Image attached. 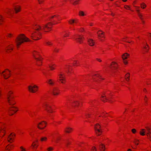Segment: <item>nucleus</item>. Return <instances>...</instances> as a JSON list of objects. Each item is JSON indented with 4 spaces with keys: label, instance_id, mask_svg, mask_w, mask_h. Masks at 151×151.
I'll list each match as a JSON object with an SVG mask.
<instances>
[{
    "label": "nucleus",
    "instance_id": "obj_1",
    "mask_svg": "<svg viewBox=\"0 0 151 151\" xmlns=\"http://www.w3.org/2000/svg\"><path fill=\"white\" fill-rule=\"evenodd\" d=\"M53 24L51 22H49L45 24H43L42 26L39 25L35 24L33 29L37 32L32 33L31 35V38L34 40L39 39V38L37 36L41 34L39 31L47 29L48 31H50L51 30Z\"/></svg>",
    "mask_w": 151,
    "mask_h": 151
},
{
    "label": "nucleus",
    "instance_id": "obj_2",
    "mask_svg": "<svg viewBox=\"0 0 151 151\" xmlns=\"http://www.w3.org/2000/svg\"><path fill=\"white\" fill-rule=\"evenodd\" d=\"M12 92L11 91L9 92L7 95V101L9 104L11 106L9 108L8 112L9 114L12 115L13 114V113H11V111H13L14 113H16L17 110L16 107L13 106V105L15 104V103L14 102L13 99L14 96L12 95Z\"/></svg>",
    "mask_w": 151,
    "mask_h": 151
},
{
    "label": "nucleus",
    "instance_id": "obj_3",
    "mask_svg": "<svg viewBox=\"0 0 151 151\" xmlns=\"http://www.w3.org/2000/svg\"><path fill=\"white\" fill-rule=\"evenodd\" d=\"M30 41L29 38H27L23 34H21L17 37L15 40L16 45L18 47L20 45L24 42Z\"/></svg>",
    "mask_w": 151,
    "mask_h": 151
},
{
    "label": "nucleus",
    "instance_id": "obj_4",
    "mask_svg": "<svg viewBox=\"0 0 151 151\" xmlns=\"http://www.w3.org/2000/svg\"><path fill=\"white\" fill-rule=\"evenodd\" d=\"M145 129H141L140 131V134L142 136H144L146 134L150 139H151V129L147 127H145Z\"/></svg>",
    "mask_w": 151,
    "mask_h": 151
},
{
    "label": "nucleus",
    "instance_id": "obj_5",
    "mask_svg": "<svg viewBox=\"0 0 151 151\" xmlns=\"http://www.w3.org/2000/svg\"><path fill=\"white\" fill-rule=\"evenodd\" d=\"M43 107L45 108L47 112L49 113V115L51 117L52 115L51 114L53 112L52 109L51 108V106L49 104L47 103H45L43 104Z\"/></svg>",
    "mask_w": 151,
    "mask_h": 151
},
{
    "label": "nucleus",
    "instance_id": "obj_6",
    "mask_svg": "<svg viewBox=\"0 0 151 151\" xmlns=\"http://www.w3.org/2000/svg\"><path fill=\"white\" fill-rule=\"evenodd\" d=\"M101 126L99 124H96L94 127L95 129L96 133L97 135H100L102 133V131L101 129H100L101 128Z\"/></svg>",
    "mask_w": 151,
    "mask_h": 151
},
{
    "label": "nucleus",
    "instance_id": "obj_7",
    "mask_svg": "<svg viewBox=\"0 0 151 151\" xmlns=\"http://www.w3.org/2000/svg\"><path fill=\"white\" fill-rule=\"evenodd\" d=\"M10 72V71L7 69L5 71H3L1 74L3 75L5 79H7L10 77L9 73Z\"/></svg>",
    "mask_w": 151,
    "mask_h": 151
},
{
    "label": "nucleus",
    "instance_id": "obj_8",
    "mask_svg": "<svg viewBox=\"0 0 151 151\" xmlns=\"http://www.w3.org/2000/svg\"><path fill=\"white\" fill-rule=\"evenodd\" d=\"M29 91L35 93L37 91L38 88V87L36 85H34L33 86H29L28 87Z\"/></svg>",
    "mask_w": 151,
    "mask_h": 151
},
{
    "label": "nucleus",
    "instance_id": "obj_9",
    "mask_svg": "<svg viewBox=\"0 0 151 151\" xmlns=\"http://www.w3.org/2000/svg\"><path fill=\"white\" fill-rule=\"evenodd\" d=\"M46 123L44 121L40 122L37 125V127L40 129H43L45 127Z\"/></svg>",
    "mask_w": 151,
    "mask_h": 151
},
{
    "label": "nucleus",
    "instance_id": "obj_10",
    "mask_svg": "<svg viewBox=\"0 0 151 151\" xmlns=\"http://www.w3.org/2000/svg\"><path fill=\"white\" fill-rule=\"evenodd\" d=\"M74 39L77 42L81 43L83 39V37L81 35H77L74 37Z\"/></svg>",
    "mask_w": 151,
    "mask_h": 151
},
{
    "label": "nucleus",
    "instance_id": "obj_11",
    "mask_svg": "<svg viewBox=\"0 0 151 151\" xmlns=\"http://www.w3.org/2000/svg\"><path fill=\"white\" fill-rule=\"evenodd\" d=\"M117 66L116 63L115 62H113L110 67L111 71L113 72L114 70H116L117 68Z\"/></svg>",
    "mask_w": 151,
    "mask_h": 151
},
{
    "label": "nucleus",
    "instance_id": "obj_12",
    "mask_svg": "<svg viewBox=\"0 0 151 151\" xmlns=\"http://www.w3.org/2000/svg\"><path fill=\"white\" fill-rule=\"evenodd\" d=\"M63 76V75L61 73L59 74V80L63 83H64V81H65V78Z\"/></svg>",
    "mask_w": 151,
    "mask_h": 151
},
{
    "label": "nucleus",
    "instance_id": "obj_13",
    "mask_svg": "<svg viewBox=\"0 0 151 151\" xmlns=\"http://www.w3.org/2000/svg\"><path fill=\"white\" fill-rule=\"evenodd\" d=\"M129 55L127 53H125L122 55V57L123 60V62L125 64H127V62L125 60V59H127V56H129Z\"/></svg>",
    "mask_w": 151,
    "mask_h": 151
},
{
    "label": "nucleus",
    "instance_id": "obj_14",
    "mask_svg": "<svg viewBox=\"0 0 151 151\" xmlns=\"http://www.w3.org/2000/svg\"><path fill=\"white\" fill-rule=\"evenodd\" d=\"M52 92L54 95H58V89L56 87H54L52 90Z\"/></svg>",
    "mask_w": 151,
    "mask_h": 151
},
{
    "label": "nucleus",
    "instance_id": "obj_15",
    "mask_svg": "<svg viewBox=\"0 0 151 151\" xmlns=\"http://www.w3.org/2000/svg\"><path fill=\"white\" fill-rule=\"evenodd\" d=\"M15 134H13L12 133L10 134V135L8 137V141L9 142H11V141H12L14 137H15Z\"/></svg>",
    "mask_w": 151,
    "mask_h": 151
},
{
    "label": "nucleus",
    "instance_id": "obj_16",
    "mask_svg": "<svg viewBox=\"0 0 151 151\" xmlns=\"http://www.w3.org/2000/svg\"><path fill=\"white\" fill-rule=\"evenodd\" d=\"M93 78L95 81L97 82L99 80V78L100 79L101 78L100 76L99 75H95L93 76Z\"/></svg>",
    "mask_w": 151,
    "mask_h": 151
},
{
    "label": "nucleus",
    "instance_id": "obj_17",
    "mask_svg": "<svg viewBox=\"0 0 151 151\" xmlns=\"http://www.w3.org/2000/svg\"><path fill=\"white\" fill-rule=\"evenodd\" d=\"M98 36L99 37H104V33L103 32L101 31H99L98 33Z\"/></svg>",
    "mask_w": 151,
    "mask_h": 151
},
{
    "label": "nucleus",
    "instance_id": "obj_18",
    "mask_svg": "<svg viewBox=\"0 0 151 151\" xmlns=\"http://www.w3.org/2000/svg\"><path fill=\"white\" fill-rule=\"evenodd\" d=\"M36 53L37 54V53L36 52H35V53H33V56L34 58L37 62L40 61L41 60V59L40 58L37 57V56L36 55ZM37 55H38V54H37Z\"/></svg>",
    "mask_w": 151,
    "mask_h": 151
},
{
    "label": "nucleus",
    "instance_id": "obj_19",
    "mask_svg": "<svg viewBox=\"0 0 151 151\" xmlns=\"http://www.w3.org/2000/svg\"><path fill=\"white\" fill-rule=\"evenodd\" d=\"M88 42L89 44L91 46H93L94 45L95 42L93 40L90 39L88 40Z\"/></svg>",
    "mask_w": 151,
    "mask_h": 151
},
{
    "label": "nucleus",
    "instance_id": "obj_20",
    "mask_svg": "<svg viewBox=\"0 0 151 151\" xmlns=\"http://www.w3.org/2000/svg\"><path fill=\"white\" fill-rule=\"evenodd\" d=\"M99 148L101 151H104L105 150V146L102 144H101L99 146Z\"/></svg>",
    "mask_w": 151,
    "mask_h": 151
},
{
    "label": "nucleus",
    "instance_id": "obj_21",
    "mask_svg": "<svg viewBox=\"0 0 151 151\" xmlns=\"http://www.w3.org/2000/svg\"><path fill=\"white\" fill-rule=\"evenodd\" d=\"M136 11L137 12L138 16H139L140 19L142 20L143 19L142 18V15L140 13L139 10V9H137Z\"/></svg>",
    "mask_w": 151,
    "mask_h": 151
},
{
    "label": "nucleus",
    "instance_id": "obj_22",
    "mask_svg": "<svg viewBox=\"0 0 151 151\" xmlns=\"http://www.w3.org/2000/svg\"><path fill=\"white\" fill-rule=\"evenodd\" d=\"M102 100L103 101H110L109 100V98H106L105 97V96H102Z\"/></svg>",
    "mask_w": 151,
    "mask_h": 151
},
{
    "label": "nucleus",
    "instance_id": "obj_23",
    "mask_svg": "<svg viewBox=\"0 0 151 151\" xmlns=\"http://www.w3.org/2000/svg\"><path fill=\"white\" fill-rule=\"evenodd\" d=\"M55 64H50L49 65V67L51 70L55 69Z\"/></svg>",
    "mask_w": 151,
    "mask_h": 151
},
{
    "label": "nucleus",
    "instance_id": "obj_24",
    "mask_svg": "<svg viewBox=\"0 0 151 151\" xmlns=\"http://www.w3.org/2000/svg\"><path fill=\"white\" fill-rule=\"evenodd\" d=\"M72 130V129L69 127H67L66 128L65 131L68 133H70Z\"/></svg>",
    "mask_w": 151,
    "mask_h": 151
},
{
    "label": "nucleus",
    "instance_id": "obj_25",
    "mask_svg": "<svg viewBox=\"0 0 151 151\" xmlns=\"http://www.w3.org/2000/svg\"><path fill=\"white\" fill-rule=\"evenodd\" d=\"M69 23L70 24H72L74 23H76L77 21L73 19H71L69 21Z\"/></svg>",
    "mask_w": 151,
    "mask_h": 151
},
{
    "label": "nucleus",
    "instance_id": "obj_26",
    "mask_svg": "<svg viewBox=\"0 0 151 151\" xmlns=\"http://www.w3.org/2000/svg\"><path fill=\"white\" fill-rule=\"evenodd\" d=\"M48 83L51 85H53L54 83L52 79L49 80L48 81Z\"/></svg>",
    "mask_w": 151,
    "mask_h": 151
},
{
    "label": "nucleus",
    "instance_id": "obj_27",
    "mask_svg": "<svg viewBox=\"0 0 151 151\" xmlns=\"http://www.w3.org/2000/svg\"><path fill=\"white\" fill-rule=\"evenodd\" d=\"M141 7L143 9H144L146 7V5L144 3L140 4Z\"/></svg>",
    "mask_w": 151,
    "mask_h": 151
},
{
    "label": "nucleus",
    "instance_id": "obj_28",
    "mask_svg": "<svg viewBox=\"0 0 151 151\" xmlns=\"http://www.w3.org/2000/svg\"><path fill=\"white\" fill-rule=\"evenodd\" d=\"M70 1L73 2V4L75 5L78 4V0H69Z\"/></svg>",
    "mask_w": 151,
    "mask_h": 151
},
{
    "label": "nucleus",
    "instance_id": "obj_29",
    "mask_svg": "<svg viewBox=\"0 0 151 151\" xmlns=\"http://www.w3.org/2000/svg\"><path fill=\"white\" fill-rule=\"evenodd\" d=\"M79 13L80 16H84L86 15L85 13L82 11H80Z\"/></svg>",
    "mask_w": 151,
    "mask_h": 151
},
{
    "label": "nucleus",
    "instance_id": "obj_30",
    "mask_svg": "<svg viewBox=\"0 0 151 151\" xmlns=\"http://www.w3.org/2000/svg\"><path fill=\"white\" fill-rule=\"evenodd\" d=\"M4 18L3 17L0 15V25L1 24L2 22H3Z\"/></svg>",
    "mask_w": 151,
    "mask_h": 151
},
{
    "label": "nucleus",
    "instance_id": "obj_31",
    "mask_svg": "<svg viewBox=\"0 0 151 151\" xmlns=\"http://www.w3.org/2000/svg\"><path fill=\"white\" fill-rule=\"evenodd\" d=\"M46 44L48 46H51L52 45V43L50 41H47L46 42Z\"/></svg>",
    "mask_w": 151,
    "mask_h": 151
},
{
    "label": "nucleus",
    "instance_id": "obj_32",
    "mask_svg": "<svg viewBox=\"0 0 151 151\" xmlns=\"http://www.w3.org/2000/svg\"><path fill=\"white\" fill-rule=\"evenodd\" d=\"M14 9L16 12V13H17L20 11V8L19 7L18 8L15 7L14 8Z\"/></svg>",
    "mask_w": 151,
    "mask_h": 151
},
{
    "label": "nucleus",
    "instance_id": "obj_33",
    "mask_svg": "<svg viewBox=\"0 0 151 151\" xmlns=\"http://www.w3.org/2000/svg\"><path fill=\"white\" fill-rule=\"evenodd\" d=\"M47 139V138L46 137H42L41 138V141H45Z\"/></svg>",
    "mask_w": 151,
    "mask_h": 151
},
{
    "label": "nucleus",
    "instance_id": "obj_34",
    "mask_svg": "<svg viewBox=\"0 0 151 151\" xmlns=\"http://www.w3.org/2000/svg\"><path fill=\"white\" fill-rule=\"evenodd\" d=\"M79 103L78 101H76L74 103V104L73 105L75 106H77L79 104Z\"/></svg>",
    "mask_w": 151,
    "mask_h": 151
},
{
    "label": "nucleus",
    "instance_id": "obj_35",
    "mask_svg": "<svg viewBox=\"0 0 151 151\" xmlns=\"http://www.w3.org/2000/svg\"><path fill=\"white\" fill-rule=\"evenodd\" d=\"M32 145V146L33 147H35V148H37L38 146V145H37L36 144L34 143V142H33V143Z\"/></svg>",
    "mask_w": 151,
    "mask_h": 151
},
{
    "label": "nucleus",
    "instance_id": "obj_36",
    "mask_svg": "<svg viewBox=\"0 0 151 151\" xmlns=\"http://www.w3.org/2000/svg\"><path fill=\"white\" fill-rule=\"evenodd\" d=\"M20 148L21 150V151H26V149L22 146L20 147Z\"/></svg>",
    "mask_w": 151,
    "mask_h": 151
},
{
    "label": "nucleus",
    "instance_id": "obj_37",
    "mask_svg": "<svg viewBox=\"0 0 151 151\" xmlns=\"http://www.w3.org/2000/svg\"><path fill=\"white\" fill-rule=\"evenodd\" d=\"M139 141L137 139H135V141H134V143H135V144L137 145H138V143L137 142H139Z\"/></svg>",
    "mask_w": 151,
    "mask_h": 151
},
{
    "label": "nucleus",
    "instance_id": "obj_38",
    "mask_svg": "<svg viewBox=\"0 0 151 151\" xmlns=\"http://www.w3.org/2000/svg\"><path fill=\"white\" fill-rule=\"evenodd\" d=\"M96 148L95 147H92L91 150L92 151H96Z\"/></svg>",
    "mask_w": 151,
    "mask_h": 151
},
{
    "label": "nucleus",
    "instance_id": "obj_39",
    "mask_svg": "<svg viewBox=\"0 0 151 151\" xmlns=\"http://www.w3.org/2000/svg\"><path fill=\"white\" fill-rule=\"evenodd\" d=\"M129 73H127L125 76V79L126 78H128L129 77Z\"/></svg>",
    "mask_w": 151,
    "mask_h": 151
},
{
    "label": "nucleus",
    "instance_id": "obj_40",
    "mask_svg": "<svg viewBox=\"0 0 151 151\" xmlns=\"http://www.w3.org/2000/svg\"><path fill=\"white\" fill-rule=\"evenodd\" d=\"M124 8L126 9H129L130 8V7L129 6H127V5H125L124 6Z\"/></svg>",
    "mask_w": 151,
    "mask_h": 151
},
{
    "label": "nucleus",
    "instance_id": "obj_41",
    "mask_svg": "<svg viewBox=\"0 0 151 151\" xmlns=\"http://www.w3.org/2000/svg\"><path fill=\"white\" fill-rule=\"evenodd\" d=\"M132 131L133 133L134 134L136 132V130L135 129H132Z\"/></svg>",
    "mask_w": 151,
    "mask_h": 151
},
{
    "label": "nucleus",
    "instance_id": "obj_42",
    "mask_svg": "<svg viewBox=\"0 0 151 151\" xmlns=\"http://www.w3.org/2000/svg\"><path fill=\"white\" fill-rule=\"evenodd\" d=\"M53 150V148L51 147H49L47 149V150L48 151H51Z\"/></svg>",
    "mask_w": 151,
    "mask_h": 151
},
{
    "label": "nucleus",
    "instance_id": "obj_43",
    "mask_svg": "<svg viewBox=\"0 0 151 151\" xmlns=\"http://www.w3.org/2000/svg\"><path fill=\"white\" fill-rule=\"evenodd\" d=\"M12 49H13V48L12 47H9L7 49H6V51H7L8 50H12Z\"/></svg>",
    "mask_w": 151,
    "mask_h": 151
},
{
    "label": "nucleus",
    "instance_id": "obj_44",
    "mask_svg": "<svg viewBox=\"0 0 151 151\" xmlns=\"http://www.w3.org/2000/svg\"><path fill=\"white\" fill-rule=\"evenodd\" d=\"M38 1L39 4H41L44 1V0H38Z\"/></svg>",
    "mask_w": 151,
    "mask_h": 151
},
{
    "label": "nucleus",
    "instance_id": "obj_45",
    "mask_svg": "<svg viewBox=\"0 0 151 151\" xmlns=\"http://www.w3.org/2000/svg\"><path fill=\"white\" fill-rule=\"evenodd\" d=\"M1 131H2V132L3 133L4 132V129L2 128H1V129H0V133L1 132Z\"/></svg>",
    "mask_w": 151,
    "mask_h": 151
},
{
    "label": "nucleus",
    "instance_id": "obj_46",
    "mask_svg": "<svg viewBox=\"0 0 151 151\" xmlns=\"http://www.w3.org/2000/svg\"><path fill=\"white\" fill-rule=\"evenodd\" d=\"M77 61H74V63H73V65H77Z\"/></svg>",
    "mask_w": 151,
    "mask_h": 151
},
{
    "label": "nucleus",
    "instance_id": "obj_47",
    "mask_svg": "<svg viewBox=\"0 0 151 151\" xmlns=\"http://www.w3.org/2000/svg\"><path fill=\"white\" fill-rule=\"evenodd\" d=\"M69 36V34L67 33H66L64 35V37H67Z\"/></svg>",
    "mask_w": 151,
    "mask_h": 151
},
{
    "label": "nucleus",
    "instance_id": "obj_48",
    "mask_svg": "<svg viewBox=\"0 0 151 151\" xmlns=\"http://www.w3.org/2000/svg\"><path fill=\"white\" fill-rule=\"evenodd\" d=\"M11 10L9 9V10L8 11L7 13H9L10 14H11Z\"/></svg>",
    "mask_w": 151,
    "mask_h": 151
},
{
    "label": "nucleus",
    "instance_id": "obj_49",
    "mask_svg": "<svg viewBox=\"0 0 151 151\" xmlns=\"http://www.w3.org/2000/svg\"><path fill=\"white\" fill-rule=\"evenodd\" d=\"M10 148L11 147H10V148H9V147H6V149L7 150H10Z\"/></svg>",
    "mask_w": 151,
    "mask_h": 151
},
{
    "label": "nucleus",
    "instance_id": "obj_50",
    "mask_svg": "<svg viewBox=\"0 0 151 151\" xmlns=\"http://www.w3.org/2000/svg\"><path fill=\"white\" fill-rule=\"evenodd\" d=\"M54 17H57V15H55L52 16L51 17V18H53Z\"/></svg>",
    "mask_w": 151,
    "mask_h": 151
},
{
    "label": "nucleus",
    "instance_id": "obj_51",
    "mask_svg": "<svg viewBox=\"0 0 151 151\" xmlns=\"http://www.w3.org/2000/svg\"><path fill=\"white\" fill-rule=\"evenodd\" d=\"M12 35V34H8V37H11Z\"/></svg>",
    "mask_w": 151,
    "mask_h": 151
},
{
    "label": "nucleus",
    "instance_id": "obj_52",
    "mask_svg": "<svg viewBox=\"0 0 151 151\" xmlns=\"http://www.w3.org/2000/svg\"><path fill=\"white\" fill-rule=\"evenodd\" d=\"M59 139V138H57L55 140V142H57L58 140Z\"/></svg>",
    "mask_w": 151,
    "mask_h": 151
},
{
    "label": "nucleus",
    "instance_id": "obj_53",
    "mask_svg": "<svg viewBox=\"0 0 151 151\" xmlns=\"http://www.w3.org/2000/svg\"><path fill=\"white\" fill-rule=\"evenodd\" d=\"M96 59L98 61L100 62H101V60L100 59L97 58Z\"/></svg>",
    "mask_w": 151,
    "mask_h": 151
},
{
    "label": "nucleus",
    "instance_id": "obj_54",
    "mask_svg": "<svg viewBox=\"0 0 151 151\" xmlns=\"http://www.w3.org/2000/svg\"><path fill=\"white\" fill-rule=\"evenodd\" d=\"M125 79L127 81H128L129 80V78H126Z\"/></svg>",
    "mask_w": 151,
    "mask_h": 151
},
{
    "label": "nucleus",
    "instance_id": "obj_55",
    "mask_svg": "<svg viewBox=\"0 0 151 151\" xmlns=\"http://www.w3.org/2000/svg\"><path fill=\"white\" fill-rule=\"evenodd\" d=\"M55 51V52H58V50L56 49V48H55V49H54V50Z\"/></svg>",
    "mask_w": 151,
    "mask_h": 151
},
{
    "label": "nucleus",
    "instance_id": "obj_56",
    "mask_svg": "<svg viewBox=\"0 0 151 151\" xmlns=\"http://www.w3.org/2000/svg\"><path fill=\"white\" fill-rule=\"evenodd\" d=\"M135 7L136 8V10L137 9H138L139 8V7H138V6H135Z\"/></svg>",
    "mask_w": 151,
    "mask_h": 151
},
{
    "label": "nucleus",
    "instance_id": "obj_57",
    "mask_svg": "<svg viewBox=\"0 0 151 151\" xmlns=\"http://www.w3.org/2000/svg\"><path fill=\"white\" fill-rule=\"evenodd\" d=\"M131 150L130 149H129L127 151H131Z\"/></svg>",
    "mask_w": 151,
    "mask_h": 151
},
{
    "label": "nucleus",
    "instance_id": "obj_58",
    "mask_svg": "<svg viewBox=\"0 0 151 151\" xmlns=\"http://www.w3.org/2000/svg\"><path fill=\"white\" fill-rule=\"evenodd\" d=\"M123 1L125 2L127 0H122Z\"/></svg>",
    "mask_w": 151,
    "mask_h": 151
},
{
    "label": "nucleus",
    "instance_id": "obj_59",
    "mask_svg": "<svg viewBox=\"0 0 151 151\" xmlns=\"http://www.w3.org/2000/svg\"><path fill=\"white\" fill-rule=\"evenodd\" d=\"M111 14L112 16H114V14H113V13H112Z\"/></svg>",
    "mask_w": 151,
    "mask_h": 151
},
{
    "label": "nucleus",
    "instance_id": "obj_60",
    "mask_svg": "<svg viewBox=\"0 0 151 151\" xmlns=\"http://www.w3.org/2000/svg\"><path fill=\"white\" fill-rule=\"evenodd\" d=\"M68 143H67L66 144V145L67 146L68 145Z\"/></svg>",
    "mask_w": 151,
    "mask_h": 151
},
{
    "label": "nucleus",
    "instance_id": "obj_61",
    "mask_svg": "<svg viewBox=\"0 0 151 151\" xmlns=\"http://www.w3.org/2000/svg\"><path fill=\"white\" fill-rule=\"evenodd\" d=\"M37 65H40V64H39L38 63H37Z\"/></svg>",
    "mask_w": 151,
    "mask_h": 151
},
{
    "label": "nucleus",
    "instance_id": "obj_62",
    "mask_svg": "<svg viewBox=\"0 0 151 151\" xmlns=\"http://www.w3.org/2000/svg\"><path fill=\"white\" fill-rule=\"evenodd\" d=\"M144 48L145 49H147V47H144Z\"/></svg>",
    "mask_w": 151,
    "mask_h": 151
},
{
    "label": "nucleus",
    "instance_id": "obj_63",
    "mask_svg": "<svg viewBox=\"0 0 151 151\" xmlns=\"http://www.w3.org/2000/svg\"><path fill=\"white\" fill-rule=\"evenodd\" d=\"M38 142V140H36V141H35V142Z\"/></svg>",
    "mask_w": 151,
    "mask_h": 151
},
{
    "label": "nucleus",
    "instance_id": "obj_64",
    "mask_svg": "<svg viewBox=\"0 0 151 151\" xmlns=\"http://www.w3.org/2000/svg\"><path fill=\"white\" fill-rule=\"evenodd\" d=\"M103 116H104L105 117H106L105 115H103Z\"/></svg>",
    "mask_w": 151,
    "mask_h": 151
}]
</instances>
